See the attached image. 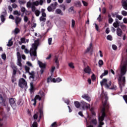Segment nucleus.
Segmentation results:
<instances>
[{
    "label": "nucleus",
    "instance_id": "4d7b16f0",
    "mask_svg": "<svg viewBox=\"0 0 127 127\" xmlns=\"http://www.w3.org/2000/svg\"><path fill=\"white\" fill-rule=\"evenodd\" d=\"M24 21L25 22H27V21H28V17H27L26 16H24Z\"/></svg>",
    "mask_w": 127,
    "mask_h": 127
},
{
    "label": "nucleus",
    "instance_id": "cd10ccee",
    "mask_svg": "<svg viewBox=\"0 0 127 127\" xmlns=\"http://www.w3.org/2000/svg\"><path fill=\"white\" fill-rule=\"evenodd\" d=\"M56 13H57V14H60V13H61V15H63V13L62 12V11H61V9H57L56 10Z\"/></svg>",
    "mask_w": 127,
    "mask_h": 127
},
{
    "label": "nucleus",
    "instance_id": "37998d69",
    "mask_svg": "<svg viewBox=\"0 0 127 127\" xmlns=\"http://www.w3.org/2000/svg\"><path fill=\"white\" fill-rule=\"evenodd\" d=\"M11 81L12 83H14V82H15V81H16V79L15 78V77H14V75H12V77H11Z\"/></svg>",
    "mask_w": 127,
    "mask_h": 127
},
{
    "label": "nucleus",
    "instance_id": "9b49d317",
    "mask_svg": "<svg viewBox=\"0 0 127 127\" xmlns=\"http://www.w3.org/2000/svg\"><path fill=\"white\" fill-rule=\"evenodd\" d=\"M127 1L126 0H122L121 1L122 6L123 7V8H124V9H125L126 10H127Z\"/></svg>",
    "mask_w": 127,
    "mask_h": 127
},
{
    "label": "nucleus",
    "instance_id": "4be33fe9",
    "mask_svg": "<svg viewBox=\"0 0 127 127\" xmlns=\"http://www.w3.org/2000/svg\"><path fill=\"white\" fill-rule=\"evenodd\" d=\"M74 4L75 6H76V7H81V6H82V4H81V1H76L74 3Z\"/></svg>",
    "mask_w": 127,
    "mask_h": 127
},
{
    "label": "nucleus",
    "instance_id": "4c0bfd02",
    "mask_svg": "<svg viewBox=\"0 0 127 127\" xmlns=\"http://www.w3.org/2000/svg\"><path fill=\"white\" fill-rule=\"evenodd\" d=\"M20 30H19V29H18V28H15V30H14V33L15 34H17L18 33H19V32H20Z\"/></svg>",
    "mask_w": 127,
    "mask_h": 127
},
{
    "label": "nucleus",
    "instance_id": "7ed1b4c3",
    "mask_svg": "<svg viewBox=\"0 0 127 127\" xmlns=\"http://www.w3.org/2000/svg\"><path fill=\"white\" fill-rule=\"evenodd\" d=\"M18 86L20 87V88H21V89H27L28 87L27 86V82L23 78H21L19 79L18 81Z\"/></svg>",
    "mask_w": 127,
    "mask_h": 127
},
{
    "label": "nucleus",
    "instance_id": "423d86ee",
    "mask_svg": "<svg viewBox=\"0 0 127 127\" xmlns=\"http://www.w3.org/2000/svg\"><path fill=\"white\" fill-rule=\"evenodd\" d=\"M17 65L20 67L22 66V64H21V55L19 52H17Z\"/></svg>",
    "mask_w": 127,
    "mask_h": 127
},
{
    "label": "nucleus",
    "instance_id": "c03bdc74",
    "mask_svg": "<svg viewBox=\"0 0 127 127\" xmlns=\"http://www.w3.org/2000/svg\"><path fill=\"white\" fill-rule=\"evenodd\" d=\"M111 90H117V86L115 85H113L111 88Z\"/></svg>",
    "mask_w": 127,
    "mask_h": 127
},
{
    "label": "nucleus",
    "instance_id": "ddd939ff",
    "mask_svg": "<svg viewBox=\"0 0 127 127\" xmlns=\"http://www.w3.org/2000/svg\"><path fill=\"white\" fill-rule=\"evenodd\" d=\"M15 22L17 26V25H18V24L21 22V18L18 16H16L15 18Z\"/></svg>",
    "mask_w": 127,
    "mask_h": 127
},
{
    "label": "nucleus",
    "instance_id": "f257e3e1",
    "mask_svg": "<svg viewBox=\"0 0 127 127\" xmlns=\"http://www.w3.org/2000/svg\"><path fill=\"white\" fill-rule=\"evenodd\" d=\"M101 98L102 100V105L103 108L101 110L102 115L101 116L98 117V119H101V121L105 120V118L107 117L106 114V110L107 112H109V109H110V103L108 102L109 100V97L108 96V94L107 92L104 93V91L101 94Z\"/></svg>",
    "mask_w": 127,
    "mask_h": 127
},
{
    "label": "nucleus",
    "instance_id": "c85d7f7f",
    "mask_svg": "<svg viewBox=\"0 0 127 127\" xmlns=\"http://www.w3.org/2000/svg\"><path fill=\"white\" fill-rule=\"evenodd\" d=\"M11 40H12L11 39L10 40H9L8 43L7 44V46L10 47V46H12V44H13V42H12V41H11Z\"/></svg>",
    "mask_w": 127,
    "mask_h": 127
},
{
    "label": "nucleus",
    "instance_id": "f03ea898",
    "mask_svg": "<svg viewBox=\"0 0 127 127\" xmlns=\"http://www.w3.org/2000/svg\"><path fill=\"white\" fill-rule=\"evenodd\" d=\"M39 45V39H37L35 41V43L32 44V48L30 50V55L31 57H37V47Z\"/></svg>",
    "mask_w": 127,
    "mask_h": 127
},
{
    "label": "nucleus",
    "instance_id": "2f4dec72",
    "mask_svg": "<svg viewBox=\"0 0 127 127\" xmlns=\"http://www.w3.org/2000/svg\"><path fill=\"white\" fill-rule=\"evenodd\" d=\"M68 66L69 67H70V68H71V69H74V68H75V66H74V64L73 63H69Z\"/></svg>",
    "mask_w": 127,
    "mask_h": 127
},
{
    "label": "nucleus",
    "instance_id": "6e6552de",
    "mask_svg": "<svg viewBox=\"0 0 127 127\" xmlns=\"http://www.w3.org/2000/svg\"><path fill=\"white\" fill-rule=\"evenodd\" d=\"M81 107L82 109H89L90 108V104L86 103L85 101H81Z\"/></svg>",
    "mask_w": 127,
    "mask_h": 127
},
{
    "label": "nucleus",
    "instance_id": "09e8293b",
    "mask_svg": "<svg viewBox=\"0 0 127 127\" xmlns=\"http://www.w3.org/2000/svg\"><path fill=\"white\" fill-rule=\"evenodd\" d=\"M122 15H124V16H127V11H126L125 10H123L122 11Z\"/></svg>",
    "mask_w": 127,
    "mask_h": 127
},
{
    "label": "nucleus",
    "instance_id": "680f3d73",
    "mask_svg": "<svg viewBox=\"0 0 127 127\" xmlns=\"http://www.w3.org/2000/svg\"><path fill=\"white\" fill-rule=\"evenodd\" d=\"M68 11L69 12L74 11V7L71 6L70 8H69Z\"/></svg>",
    "mask_w": 127,
    "mask_h": 127
},
{
    "label": "nucleus",
    "instance_id": "dca6fc26",
    "mask_svg": "<svg viewBox=\"0 0 127 127\" xmlns=\"http://www.w3.org/2000/svg\"><path fill=\"white\" fill-rule=\"evenodd\" d=\"M3 15H1L0 16L1 21L2 22H4L5 21V18L4 16L6 15V12H2Z\"/></svg>",
    "mask_w": 127,
    "mask_h": 127
},
{
    "label": "nucleus",
    "instance_id": "8fccbe9b",
    "mask_svg": "<svg viewBox=\"0 0 127 127\" xmlns=\"http://www.w3.org/2000/svg\"><path fill=\"white\" fill-rule=\"evenodd\" d=\"M91 79L92 81H95L96 80V75H95V74H93L91 76Z\"/></svg>",
    "mask_w": 127,
    "mask_h": 127
},
{
    "label": "nucleus",
    "instance_id": "79ce46f5",
    "mask_svg": "<svg viewBox=\"0 0 127 127\" xmlns=\"http://www.w3.org/2000/svg\"><path fill=\"white\" fill-rule=\"evenodd\" d=\"M25 69L26 70V72L27 73H29V70L30 69V68H29V67L27 66H25Z\"/></svg>",
    "mask_w": 127,
    "mask_h": 127
},
{
    "label": "nucleus",
    "instance_id": "9d476101",
    "mask_svg": "<svg viewBox=\"0 0 127 127\" xmlns=\"http://www.w3.org/2000/svg\"><path fill=\"white\" fill-rule=\"evenodd\" d=\"M81 98L84 99V100H86L87 102H91V97L89 96V94H84L82 96Z\"/></svg>",
    "mask_w": 127,
    "mask_h": 127
},
{
    "label": "nucleus",
    "instance_id": "0eeeda50",
    "mask_svg": "<svg viewBox=\"0 0 127 127\" xmlns=\"http://www.w3.org/2000/svg\"><path fill=\"white\" fill-rule=\"evenodd\" d=\"M42 99V97H41L39 95H36L34 98V99H32V102H34L33 105L35 107L36 106V103H37V101L36 100H39V101H40Z\"/></svg>",
    "mask_w": 127,
    "mask_h": 127
},
{
    "label": "nucleus",
    "instance_id": "7c9ffc66",
    "mask_svg": "<svg viewBox=\"0 0 127 127\" xmlns=\"http://www.w3.org/2000/svg\"><path fill=\"white\" fill-rule=\"evenodd\" d=\"M30 90L31 92H32L33 90H34V86H33V82L30 83Z\"/></svg>",
    "mask_w": 127,
    "mask_h": 127
},
{
    "label": "nucleus",
    "instance_id": "aec40b11",
    "mask_svg": "<svg viewBox=\"0 0 127 127\" xmlns=\"http://www.w3.org/2000/svg\"><path fill=\"white\" fill-rule=\"evenodd\" d=\"M38 62L40 68H42L43 69L45 68V67H46V65H45V64H43L42 62L39 61Z\"/></svg>",
    "mask_w": 127,
    "mask_h": 127
},
{
    "label": "nucleus",
    "instance_id": "a878e982",
    "mask_svg": "<svg viewBox=\"0 0 127 127\" xmlns=\"http://www.w3.org/2000/svg\"><path fill=\"white\" fill-rule=\"evenodd\" d=\"M29 75H30V78H32V79H34V71H32L31 72H29Z\"/></svg>",
    "mask_w": 127,
    "mask_h": 127
},
{
    "label": "nucleus",
    "instance_id": "20e7f679",
    "mask_svg": "<svg viewBox=\"0 0 127 127\" xmlns=\"http://www.w3.org/2000/svg\"><path fill=\"white\" fill-rule=\"evenodd\" d=\"M101 86H105V88L109 89L110 86H112V81H109L108 82V80L106 78H104L102 81L100 82Z\"/></svg>",
    "mask_w": 127,
    "mask_h": 127
},
{
    "label": "nucleus",
    "instance_id": "2eb2a0df",
    "mask_svg": "<svg viewBox=\"0 0 127 127\" xmlns=\"http://www.w3.org/2000/svg\"><path fill=\"white\" fill-rule=\"evenodd\" d=\"M113 26L115 27V28L120 26V22L118 19H115V22L113 23Z\"/></svg>",
    "mask_w": 127,
    "mask_h": 127
},
{
    "label": "nucleus",
    "instance_id": "5fc2aeb1",
    "mask_svg": "<svg viewBox=\"0 0 127 127\" xmlns=\"http://www.w3.org/2000/svg\"><path fill=\"white\" fill-rule=\"evenodd\" d=\"M56 126H57V122H55L52 124L51 127H56Z\"/></svg>",
    "mask_w": 127,
    "mask_h": 127
},
{
    "label": "nucleus",
    "instance_id": "774afa93",
    "mask_svg": "<svg viewBox=\"0 0 127 127\" xmlns=\"http://www.w3.org/2000/svg\"><path fill=\"white\" fill-rule=\"evenodd\" d=\"M123 99H124L126 103L127 104V95L123 96Z\"/></svg>",
    "mask_w": 127,
    "mask_h": 127
},
{
    "label": "nucleus",
    "instance_id": "69168bd1",
    "mask_svg": "<svg viewBox=\"0 0 127 127\" xmlns=\"http://www.w3.org/2000/svg\"><path fill=\"white\" fill-rule=\"evenodd\" d=\"M95 27L96 30L97 31H99V26H98V25L96 23L95 24Z\"/></svg>",
    "mask_w": 127,
    "mask_h": 127
},
{
    "label": "nucleus",
    "instance_id": "f704fd0d",
    "mask_svg": "<svg viewBox=\"0 0 127 127\" xmlns=\"http://www.w3.org/2000/svg\"><path fill=\"white\" fill-rule=\"evenodd\" d=\"M40 21H43V22H45V21H46V18L43 17V16H41L40 17Z\"/></svg>",
    "mask_w": 127,
    "mask_h": 127
},
{
    "label": "nucleus",
    "instance_id": "a211bd4d",
    "mask_svg": "<svg viewBox=\"0 0 127 127\" xmlns=\"http://www.w3.org/2000/svg\"><path fill=\"white\" fill-rule=\"evenodd\" d=\"M109 74V71L108 70H105L104 71V73H103L101 75H100V78L103 79V77H104V76H107Z\"/></svg>",
    "mask_w": 127,
    "mask_h": 127
},
{
    "label": "nucleus",
    "instance_id": "6ab92c4d",
    "mask_svg": "<svg viewBox=\"0 0 127 127\" xmlns=\"http://www.w3.org/2000/svg\"><path fill=\"white\" fill-rule=\"evenodd\" d=\"M74 106L77 109H79L81 107V104L79 102V101H74Z\"/></svg>",
    "mask_w": 127,
    "mask_h": 127
},
{
    "label": "nucleus",
    "instance_id": "3c124183",
    "mask_svg": "<svg viewBox=\"0 0 127 127\" xmlns=\"http://www.w3.org/2000/svg\"><path fill=\"white\" fill-rule=\"evenodd\" d=\"M82 2L84 6H88V3L84 0H82Z\"/></svg>",
    "mask_w": 127,
    "mask_h": 127
},
{
    "label": "nucleus",
    "instance_id": "bf43d9fd",
    "mask_svg": "<svg viewBox=\"0 0 127 127\" xmlns=\"http://www.w3.org/2000/svg\"><path fill=\"white\" fill-rule=\"evenodd\" d=\"M106 12H107V9H106L105 7H103L102 9V13L105 14V13H106Z\"/></svg>",
    "mask_w": 127,
    "mask_h": 127
},
{
    "label": "nucleus",
    "instance_id": "0e129e2a",
    "mask_svg": "<svg viewBox=\"0 0 127 127\" xmlns=\"http://www.w3.org/2000/svg\"><path fill=\"white\" fill-rule=\"evenodd\" d=\"M12 68L13 69V70H17V67L15 65H12L11 66Z\"/></svg>",
    "mask_w": 127,
    "mask_h": 127
},
{
    "label": "nucleus",
    "instance_id": "603ef678",
    "mask_svg": "<svg viewBox=\"0 0 127 127\" xmlns=\"http://www.w3.org/2000/svg\"><path fill=\"white\" fill-rule=\"evenodd\" d=\"M25 10H26L25 7H22L21 8V12H23V13H24V12H25Z\"/></svg>",
    "mask_w": 127,
    "mask_h": 127
},
{
    "label": "nucleus",
    "instance_id": "1a4fd4ad",
    "mask_svg": "<svg viewBox=\"0 0 127 127\" xmlns=\"http://www.w3.org/2000/svg\"><path fill=\"white\" fill-rule=\"evenodd\" d=\"M0 104L2 105V106H4L5 107V99H3V97H2V95L0 94Z\"/></svg>",
    "mask_w": 127,
    "mask_h": 127
},
{
    "label": "nucleus",
    "instance_id": "412c9836",
    "mask_svg": "<svg viewBox=\"0 0 127 127\" xmlns=\"http://www.w3.org/2000/svg\"><path fill=\"white\" fill-rule=\"evenodd\" d=\"M108 16L109 23H110V24L113 23V22H114V19L113 18H112L111 14H108Z\"/></svg>",
    "mask_w": 127,
    "mask_h": 127
},
{
    "label": "nucleus",
    "instance_id": "f8f14e48",
    "mask_svg": "<svg viewBox=\"0 0 127 127\" xmlns=\"http://www.w3.org/2000/svg\"><path fill=\"white\" fill-rule=\"evenodd\" d=\"M83 71L86 74H91V68L89 66H87L86 67H85L83 69Z\"/></svg>",
    "mask_w": 127,
    "mask_h": 127
},
{
    "label": "nucleus",
    "instance_id": "ea45409f",
    "mask_svg": "<svg viewBox=\"0 0 127 127\" xmlns=\"http://www.w3.org/2000/svg\"><path fill=\"white\" fill-rule=\"evenodd\" d=\"M107 39L108 40H110V41H112L113 40V37L111 35H108L107 36Z\"/></svg>",
    "mask_w": 127,
    "mask_h": 127
},
{
    "label": "nucleus",
    "instance_id": "c9c22d12",
    "mask_svg": "<svg viewBox=\"0 0 127 127\" xmlns=\"http://www.w3.org/2000/svg\"><path fill=\"white\" fill-rule=\"evenodd\" d=\"M98 64L99 65V66L101 67V66H103L104 64V62H103V60H100L99 61Z\"/></svg>",
    "mask_w": 127,
    "mask_h": 127
},
{
    "label": "nucleus",
    "instance_id": "052dcab7",
    "mask_svg": "<svg viewBox=\"0 0 127 127\" xmlns=\"http://www.w3.org/2000/svg\"><path fill=\"white\" fill-rule=\"evenodd\" d=\"M57 83H60V82H61L62 81V79H61L60 77H58L56 78Z\"/></svg>",
    "mask_w": 127,
    "mask_h": 127
},
{
    "label": "nucleus",
    "instance_id": "473e14b6",
    "mask_svg": "<svg viewBox=\"0 0 127 127\" xmlns=\"http://www.w3.org/2000/svg\"><path fill=\"white\" fill-rule=\"evenodd\" d=\"M91 124L96 126L97 125V119H92L91 120Z\"/></svg>",
    "mask_w": 127,
    "mask_h": 127
},
{
    "label": "nucleus",
    "instance_id": "393cba45",
    "mask_svg": "<svg viewBox=\"0 0 127 127\" xmlns=\"http://www.w3.org/2000/svg\"><path fill=\"white\" fill-rule=\"evenodd\" d=\"M32 5H34V6H38L39 5V1L38 0L32 2Z\"/></svg>",
    "mask_w": 127,
    "mask_h": 127
},
{
    "label": "nucleus",
    "instance_id": "6e6d98bb",
    "mask_svg": "<svg viewBox=\"0 0 127 127\" xmlns=\"http://www.w3.org/2000/svg\"><path fill=\"white\" fill-rule=\"evenodd\" d=\"M34 120H37L38 118V115L37 114H35L33 116Z\"/></svg>",
    "mask_w": 127,
    "mask_h": 127
},
{
    "label": "nucleus",
    "instance_id": "a18cd8bd",
    "mask_svg": "<svg viewBox=\"0 0 127 127\" xmlns=\"http://www.w3.org/2000/svg\"><path fill=\"white\" fill-rule=\"evenodd\" d=\"M52 42V38H49L48 39V44L49 45H51Z\"/></svg>",
    "mask_w": 127,
    "mask_h": 127
},
{
    "label": "nucleus",
    "instance_id": "4468645a",
    "mask_svg": "<svg viewBox=\"0 0 127 127\" xmlns=\"http://www.w3.org/2000/svg\"><path fill=\"white\" fill-rule=\"evenodd\" d=\"M117 34L118 36H122V35L123 34V31L120 27H118L117 29Z\"/></svg>",
    "mask_w": 127,
    "mask_h": 127
},
{
    "label": "nucleus",
    "instance_id": "49530a36",
    "mask_svg": "<svg viewBox=\"0 0 127 127\" xmlns=\"http://www.w3.org/2000/svg\"><path fill=\"white\" fill-rule=\"evenodd\" d=\"M13 14H15V15H20V14L18 12V11L17 10L14 11Z\"/></svg>",
    "mask_w": 127,
    "mask_h": 127
},
{
    "label": "nucleus",
    "instance_id": "13d9d810",
    "mask_svg": "<svg viewBox=\"0 0 127 127\" xmlns=\"http://www.w3.org/2000/svg\"><path fill=\"white\" fill-rule=\"evenodd\" d=\"M112 48L113 50H117V49H118V47H117L116 45H113Z\"/></svg>",
    "mask_w": 127,
    "mask_h": 127
},
{
    "label": "nucleus",
    "instance_id": "5701e85b",
    "mask_svg": "<svg viewBox=\"0 0 127 127\" xmlns=\"http://www.w3.org/2000/svg\"><path fill=\"white\" fill-rule=\"evenodd\" d=\"M39 113H40V116H39V120L38 121V122H40V119L41 118L43 117V111L41 110V109L39 110Z\"/></svg>",
    "mask_w": 127,
    "mask_h": 127
},
{
    "label": "nucleus",
    "instance_id": "f3484780",
    "mask_svg": "<svg viewBox=\"0 0 127 127\" xmlns=\"http://www.w3.org/2000/svg\"><path fill=\"white\" fill-rule=\"evenodd\" d=\"M50 81H51V82H53V83H57L56 79H55V78L52 79L51 76H50L47 78V82L49 83L50 82Z\"/></svg>",
    "mask_w": 127,
    "mask_h": 127
},
{
    "label": "nucleus",
    "instance_id": "de8ad7c7",
    "mask_svg": "<svg viewBox=\"0 0 127 127\" xmlns=\"http://www.w3.org/2000/svg\"><path fill=\"white\" fill-rule=\"evenodd\" d=\"M31 7L32 8V11L34 12L36 10V7H35V6L32 5Z\"/></svg>",
    "mask_w": 127,
    "mask_h": 127
},
{
    "label": "nucleus",
    "instance_id": "bb28decb",
    "mask_svg": "<svg viewBox=\"0 0 127 127\" xmlns=\"http://www.w3.org/2000/svg\"><path fill=\"white\" fill-rule=\"evenodd\" d=\"M42 16L43 17H46V13H45V9H42Z\"/></svg>",
    "mask_w": 127,
    "mask_h": 127
},
{
    "label": "nucleus",
    "instance_id": "338daca9",
    "mask_svg": "<svg viewBox=\"0 0 127 127\" xmlns=\"http://www.w3.org/2000/svg\"><path fill=\"white\" fill-rule=\"evenodd\" d=\"M9 18H10V19H12L13 20H14V19H15V18H14L13 15H10L9 16Z\"/></svg>",
    "mask_w": 127,
    "mask_h": 127
},
{
    "label": "nucleus",
    "instance_id": "b1692460",
    "mask_svg": "<svg viewBox=\"0 0 127 127\" xmlns=\"http://www.w3.org/2000/svg\"><path fill=\"white\" fill-rule=\"evenodd\" d=\"M92 43H90L89 44V46L88 48H87V49L85 51V53H88L90 50H91V48H92Z\"/></svg>",
    "mask_w": 127,
    "mask_h": 127
},
{
    "label": "nucleus",
    "instance_id": "c756f323",
    "mask_svg": "<svg viewBox=\"0 0 127 127\" xmlns=\"http://www.w3.org/2000/svg\"><path fill=\"white\" fill-rule=\"evenodd\" d=\"M38 94L40 95V97H41V98H43V97H44V92L42 90H40Z\"/></svg>",
    "mask_w": 127,
    "mask_h": 127
},
{
    "label": "nucleus",
    "instance_id": "864d4df0",
    "mask_svg": "<svg viewBox=\"0 0 127 127\" xmlns=\"http://www.w3.org/2000/svg\"><path fill=\"white\" fill-rule=\"evenodd\" d=\"M71 27H74L75 26V20L74 19H72L71 21Z\"/></svg>",
    "mask_w": 127,
    "mask_h": 127
},
{
    "label": "nucleus",
    "instance_id": "a19ab883",
    "mask_svg": "<svg viewBox=\"0 0 127 127\" xmlns=\"http://www.w3.org/2000/svg\"><path fill=\"white\" fill-rule=\"evenodd\" d=\"M27 6L28 7H31V6H32V3H31V2H30V1L27 2Z\"/></svg>",
    "mask_w": 127,
    "mask_h": 127
},
{
    "label": "nucleus",
    "instance_id": "72a5a7b5",
    "mask_svg": "<svg viewBox=\"0 0 127 127\" xmlns=\"http://www.w3.org/2000/svg\"><path fill=\"white\" fill-rule=\"evenodd\" d=\"M35 14L36 16H39L40 14V11H39V10H36L35 11Z\"/></svg>",
    "mask_w": 127,
    "mask_h": 127
},
{
    "label": "nucleus",
    "instance_id": "58836bf2",
    "mask_svg": "<svg viewBox=\"0 0 127 127\" xmlns=\"http://www.w3.org/2000/svg\"><path fill=\"white\" fill-rule=\"evenodd\" d=\"M1 58L3 59V60H6V55L5 54H2L1 55Z\"/></svg>",
    "mask_w": 127,
    "mask_h": 127
},
{
    "label": "nucleus",
    "instance_id": "e2e57ef3",
    "mask_svg": "<svg viewBox=\"0 0 127 127\" xmlns=\"http://www.w3.org/2000/svg\"><path fill=\"white\" fill-rule=\"evenodd\" d=\"M37 126H38V124H37V122H34L33 125H32V127H37Z\"/></svg>",
    "mask_w": 127,
    "mask_h": 127
},
{
    "label": "nucleus",
    "instance_id": "e433bc0d",
    "mask_svg": "<svg viewBox=\"0 0 127 127\" xmlns=\"http://www.w3.org/2000/svg\"><path fill=\"white\" fill-rule=\"evenodd\" d=\"M117 14H118V13L116 14L117 18H118L119 20H122V19H123V16L120 15H117Z\"/></svg>",
    "mask_w": 127,
    "mask_h": 127
},
{
    "label": "nucleus",
    "instance_id": "39448f33",
    "mask_svg": "<svg viewBox=\"0 0 127 127\" xmlns=\"http://www.w3.org/2000/svg\"><path fill=\"white\" fill-rule=\"evenodd\" d=\"M15 101H16V100L14 98H9V103L13 109H15V108H16V103H15Z\"/></svg>",
    "mask_w": 127,
    "mask_h": 127
}]
</instances>
